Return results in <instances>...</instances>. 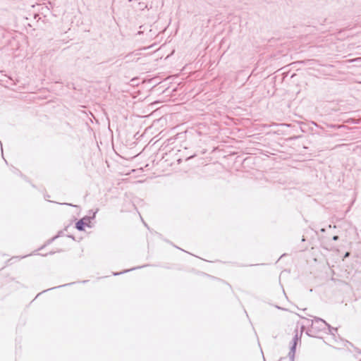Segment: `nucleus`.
Instances as JSON below:
<instances>
[{
  "instance_id": "obj_6",
  "label": "nucleus",
  "mask_w": 361,
  "mask_h": 361,
  "mask_svg": "<svg viewBox=\"0 0 361 361\" xmlns=\"http://www.w3.org/2000/svg\"><path fill=\"white\" fill-rule=\"evenodd\" d=\"M332 239H333V240H337L338 239V236L334 235Z\"/></svg>"
},
{
  "instance_id": "obj_7",
  "label": "nucleus",
  "mask_w": 361,
  "mask_h": 361,
  "mask_svg": "<svg viewBox=\"0 0 361 361\" xmlns=\"http://www.w3.org/2000/svg\"><path fill=\"white\" fill-rule=\"evenodd\" d=\"M30 16H32L35 19H36L37 17H39V15L33 14V15H30Z\"/></svg>"
},
{
  "instance_id": "obj_4",
  "label": "nucleus",
  "mask_w": 361,
  "mask_h": 361,
  "mask_svg": "<svg viewBox=\"0 0 361 361\" xmlns=\"http://www.w3.org/2000/svg\"><path fill=\"white\" fill-rule=\"evenodd\" d=\"M90 219L84 217L76 223V228L79 231H85L87 227L90 226Z\"/></svg>"
},
{
  "instance_id": "obj_1",
  "label": "nucleus",
  "mask_w": 361,
  "mask_h": 361,
  "mask_svg": "<svg viewBox=\"0 0 361 361\" xmlns=\"http://www.w3.org/2000/svg\"><path fill=\"white\" fill-rule=\"evenodd\" d=\"M326 327H327L328 329L331 328V326L328 323H326L324 319L319 317H314L312 322L311 329H310L309 331H312L313 329L322 331L325 329Z\"/></svg>"
},
{
  "instance_id": "obj_2",
  "label": "nucleus",
  "mask_w": 361,
  "mask_h": 361,
  "mask_svg": "<svg viewBox=\"0 0 361 361\" xmlns=\"http://www.w3.org/2000/svg\"><path fill=\"white\" fill-rule=\"evenodd\" d=\"M295 331H296V333H295V335L294 336V337L293 338L292 345L290 347V351L288 353V357H289L290 361H294L297 343H298V340L300 339V337H299L298 333V330H295Z\"/></svg>"
},
{
  "instance_id": "obj_3",
  "label": "nucleus",
  "mask_w": 361,
  "mask_h": 361,
  "mask_svg": "<svg viewBox=\"0 0 361 361\" xmlns=\"http://www.w3.org/2000/svg\"><path fill=\"white\" fill-rule=\"evenodd\" d=\"M295 331H296V333H295V335L294 336V337L293 338L292 345L290 347V351L288 353V357H289L290 361H294L297 343H298V340L300 339V337H299L298 333V330H295Z\"/></svg>"
},
{
  "instance_id": "obj_10",
  "label": "nucleus",
  "mask_w": 361,
  "mask_h": 361,
  "mask_svg": "<svg viewBox=\"0 0 361 361\" xmlns=\"http://www.w3.org/2000/svg\"><path fill=\"white\" fill-rule=\"evenodd\" d=\"M40 19H41V18L39 17L38 20H37V22L38 23Z\"/></svg>"
},
{
  "instance_id": "obj_9",
  "label": "nucleus",
  "mask_w": 361,
  "mask_h": 361,
  "mask_svg": "<svg viewBox=\"0 0 361 361\" xmlns=\"http://www.w3.org/2000/svg\"><path fill=\"white\" fill-rule=\"evenodd\" d=\"M350 255V253L349 252H346L345 255V257H347Z\"/></svg>"
},
{
  "instance_id": "obj_8",
  "label": "nucleus",
  "mask_w": 361,
  "mask_h": 361,
  "mask_svg": "<svg viewBox=\"0 0 361 361\" xmlns=\"http://www.w3.org/2000/svg\"><path fill=\"white\" fill-rule=\"evenodd\" d=\"M23 18L26 19V20H30V18L27 16H25V15H23Z\"/></svg>"
},
{
  "instance_id": "obj_5",
  "label": "nucleus",
  "mask_w": 361,
  "mask_h": 361,
  "mask_svg": "<svg viewBox=\"0 0 361 361\" xmlns=\"http://www.w3.org/2000/svg\"><path fill=\"white\" fill-rule=\"evenodd\" d=\"M329 332L331 333V334L334 335L335 333L337 331V328H334L331 326V328L329 329Z\"/></svg>"
}]
</instances>
